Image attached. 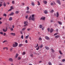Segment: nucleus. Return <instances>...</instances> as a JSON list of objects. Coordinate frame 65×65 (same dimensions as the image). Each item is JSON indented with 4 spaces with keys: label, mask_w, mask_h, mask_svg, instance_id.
<instances>
[{
    "label": "nucleus",
    "mask_w": 65,
    "mask_h": 65,
    "mask_svg": "<svg viewBox=\"0 0 65 65\" xmlns=\"http://www.w3.org/2000/svg\"><path fill=\"white\" fill-rule=\"evenodd\" d=\"M0 3H1V4H0V7H1V6H2V2H1Z\"/></svg>",
    "instance_id": "obj_23"
},
{
    "label": "nucleus",
    "mask_w": 65,
    "mask_h": 65,
    "mask_svg": "<svg viewBox=\"0 0 65 65\" xmlns=\"http://www.w3.org/2000/svg\"><path fill=\"white\" fill-rule=\"evenodd\" d=\"M12 4H14V1H12Z\"/></svg>",
    "instance_id": "obj_53"
},
{
    "label": "nucleus",
    "mask_w": 65,
    "mask_h": 65,
    "mask_svg": "<svg viewBox=\"0 0 65 65\" xmlns=\"http://www.w3.org/2000/svg\"><path fill=\"white\" fill-rule=\"evenodd\" d=\"M13 9V7L12 6L11 7V8L10 9L8 10V11H11L12 10V9Z\"/></svg>",
    "instance_id": "obj_5"
},
{
    "label": "nucleus",
    "mask_w": 65,
    "mask_h": 65,
    "mask_svg": "<svg viewBox=\"0 0 65 65\" xmlns=\"http://www.w3.org/2000/svg\"><path fill=\"white\" fill-rule=\"evenodd\" d=\"M3 5L4 6H6V3H4Z\"/></svg>",
    "instance_id": "obj_37"
},
{
    "label": "nucleus",
    "mask_w": 65,
    "mask_h": 65,
    "mask_svg": "<svg viewBox=\"0 0 65 65\" xmlns=\"http://www.w3.org/2000/svg\"><path fill=\"white\" fill-rule=\"evenodd\" d=\"M29 35H28L26 36L25 37V39H27V38H28V37H29Z\"/></svg>",
    "instance_id": "obj_26"
},
{
    "label": "nucleus",
    "mask_w": 65,
    "mask_h": 65,
    "mask_svg": "<svg viewBox=\"0 0 65 65\" xmlns=\"http://www.w3.org/2000/svg\"><path fill=\"white\" fill-rule=\"evenodd\" d=\"M19 11H16L15 13H16V14H18V13H19Z\"/></svg>",
    "instance_id": "obj_30"
},
{
    "label": "nucleus",
    "mask_w": 65,
    "mask_h": 65,
    "mask_svg": "<svg viewBox=\"0 0 65 65\" xmlns=\"http://www.w3.org/2000/svg\"><path fill=\"white\" fill-rule=\"evenodd\" d=\"M27 25H28V24H25V25H24V27H26V26H27Z\"/></svg>",
    "instance_id": "obj_40"
},
{
    "label": "nucleus",
    "mask_w": 65,
    "mask_h": 65,
    "mask_svg": "<svg viewBox=\"0 0 65 65\" xmlns=\"http://www.w3.org/2000/svg\"><path fill=\"white\" fill-rule=\"evenodd\" d=\"M7 41V40H5L3 42V43H4L5 42H6Z\"/></svg>",
    "instance_id": "obj_46"
},
{
    "label": "nucleus",
    "mask_w": 65,
    "mask_h": 65,
    "mask_svg": "<svg viewBox=\"0 0 65 65\" xmlns=\"http://www.w3.org/2000/svg\"><path fill=\"white\" fill-rule=\"evenodd\" d=\"M45 38L46 39H47V40H50V38H49V37H48L47 36H46L45 37Z\"/></svg>",
    "instance_id": "obj_6"
},
{
    "label": "nucleus",
    "mask_w": 65,
    "mask_h": 65,
    "mask_svg": "<svg viewBox=\"0 0 65 65\" xmlns=\"http://www.w3.org/2000/svg\"><path fill=\"white\" fill-rule=\"evenodd\" d=\"M22 5H25V4H24V3H22Z\"/></svg>",
    "instance_id": "obj_59"
},
{
    "label": "nucleus",
    "mask_w": 65,
    "mask_h": 65,
    "mask_svg": "<svg viewBox=\"0 0 65 65\" xmlns=\"http://www.w3.org/2000/svg\"><path fill=\"white\" fill-rule=\"evenodd\" d=\"M48 64L49 65H52V63L50 62H49L48 63Z\"/></svg>",
    "instance_id": "obj_31"
},
{
    "label": "nucleus",
    "mask_w": 65,
    "mask_h": 65,
    "mask_svg": "<svg viewBox=\"0 0 65 65\" xmlns=\"http://www.w3.org/2000/svg\"><path fill=\"white\" fill-rule=\"evenodd\" d=\"M12 17H11L9 18V21H12Z\"/></svg>",
    "instance_id": "obj_14"
},
{
    "label": "nucleus",
    "mask_w": 65,
    "mask_h": 65,
    "mask_svg": "<svg viewBox=\"0 0 65 65\" xmlns=\"http://www.w3.org/2000/svg\"><path fill=\"white\" fill-rule=\"evenodd\" d=\"M57 17H58L59 16V12H57Z\"/></svg>",
    "instance_id": "obj_11"
},
{
    "label": "nucleus",
    "mask_w": 65,
    "mask_h": 65,
    "mask_svg": "<svg viewBox=\"0 0 65 65\" xmlns=\"http://www.w3.org/2000/svg\"><path fill=\"white\" fill-rule=\"evenodd\" d=\"M43 2L45 4H47V1H43Z\"/></svg>",
    "instance_id": "obj_10"
},
{
    "label": "nucleus",
    "mask_w": 65,
    "mask_h": 65,
    "mask_svg": "<svg viewBox=\"0 0 65 65\" xmlns=\"http://www.w3.org/2000/svg\"><path fill=\"white\" fill-rule=\"evenodd\" d=\"M56 31H57V32H58V29H56Z\"/></svg>",
    "instance_id": "obj_63"
},
{
    "label": "nucleus",
    "mask_w": 65,
    "mask_h": 65,
    "mask_svg": "<svg viewBox=\"0 0 65 65\" xmlns=\"http://www.w3.org/2000/svg\"><path fill=\"white\" fill-rule=\"evenodd\" d=\"M38 44H37V46H36V47H38Z\"/></svg>",
    "instance_id": "obj_57"
},
{
    "label": "nucleus",
    "mask_w": 65,
    "mask_h": 65,
    "mask_svg": "<svg viewBox=\"0 0 65 65\" xmlns=\"http://www.w3.org/2000/svg\"><path fill=\"white\" fill-rule=\"evenodd\" d=\"M26 12L29 13H30V11H26Z\"/></svg>",
    "instance_id": "obj_44"
},
{
    "label": "nucleus",
    "mask_w": 65,
    "mask_h": 65,
    "mask_svg": "<svg viewBox=\"0 0 65 65\" xmlns=\"http://www.w3.org/2000/svg\"><path fill=\"white\" fill-rule=\"evenodd\" d=\"M51 5L52 6H53V5H54V4L52 3H51Z\"/></svg>",
    "instance_id": "obj_48"
},
{
    "label": "nucleus",
    "mask_w": 65,
    "mask_h": 65,
    "mask_svg": "<svg viewBox=\"0 0 65 65\" xmlns=\"http://www.w3.org/2000/svg\"><path fill=\"white\" fill-rule=\"evenodd\" d=\"M58 23L59 24V25H61L62 24V22H60V21H58Z\"/></svg>",
    "instance_id": "obj_20"
},
{
    "label": "nucleus",
    "mask_w": 65,
    "mask_h": 65,
    "mask_svg": "<svg viewBox=\"0 0 65 65\" xmlns=\"http://www.w3.org/2000/svg\"><path fill=\"white\" fill-rule=\"evenodd\" d=\"M10 29L11 31H13V28H12V27Z\"/></svg>",
    "instance_id": "obj_35"
},
{
    "label": "nucleus",
    "mask_w": 65,
    "mask_h": 65,
    "mask_svg": "<svg viewBox=\"0 0 65 65\" xmlns=\"http://www.w3.org/2000/svg\"><path fill=\"white\" fill-rule=\"evenodd\" d=\"M31 5L32 6H34L35 5V4H34V2H32L31 3Z\"/></svg>",
    "instance_id": "obj_15"
},
{
    "label": "nucleus",
    "mask_w": 65,
    "mask_h": 65,
    "mask_svg": "<svg viewBox=\"0 0 65 65\" xmlns=\"http://www.w3.org/2000/svg\"><path fill=\"white\" fill-rule=\"evenodd\" d=\"M51 23H53V20H51Z\"/></svg>",
    "instance_id": "obj_55"
},
{
    "label": "nucleus",
    "mask_w": 65,
    "mask_h": 65,
    "mask_svg": "<svg viewBox=\"0 0 65 65\" xmlns=\"http://www.w3.org/2000/svg\"><path fill=\"white\" fill-rule=\"evenodd\" d=\"M57 34H58V33H56L54 34V36H56V35H57Z\"/></svg>",
    "instance_id": "obj_49"
},
{
    "label": "nucleus",
    "mask_w": 65,
    "mask_h": 65,
    "mask_svg": "<svg viewBox=\"0 0 65 65\" xmlns=\"http://www.w3.org/2000/svg\"><path fill=\"white\" fill-rule=\"evenodd\" d=\"M10 52H12V48L10 49Z\"/></svg>",
    "instance_id": "obj_43"
},
{
    "label": "nucleus",
    "mask_w": 65,
    "mask_h": 65,
    "mask_svg": "<svg viewBox=\"0 0 65 65\" xmlns=\"http://www.w3.org/2000/svg\"><path fill=\"white\" fill-rule=\"evenodd\" d=\"M26 28L25 27L24 28H23L22 29V30L23 31H25V30H26Z\"/></svg>",
    "instance_id": "obj_29"
},
{
    "label": "nucleus",
    "mask_w": 65,
    "mask_h": 65,
    "mask_svg": "<svg viewBox=\"0 0 65 65\" xmlns=\"http://www.w3.org/2000/svg\"><path fill=\"white\" fill-rule=\"evenodd\" d=\"M18 60H20V59H21V58L20 57H18Z\"/></svg>",
    "instance_id": "obj_36"
},
{
    "label": "nucleus",
    "mask_w": 65,
    "mask_h": 65,
    "mask_svg": "<svg viewBox=\"0 0 65 65\" xmlns=\"http://www.w3.org/2000/svg\"><path fill=\"white\" fill-rule=\"evenodd\" d=\"M28 15H27L26 16L25 18L26 19H27L28 18Z\"/></svg>",
    "instance_id": "obj_56"
},
{
    "label": "nucleus",
    "mask_w": 65,
    "mask_h": 65,
    "mask_svg": "<svg viewBox=\"0 0 65 65\" xmlns=\"http://www.w3.org/2000/svg\"><path fill=\"white\" fill-rule=\"evenodd\" d=\"M47 30L48 32H49L50 31V28H48L47 29Z\"/></svg>",
    "instance_id": "obj_50"
},
{
    "label": "nucleus",
    "mask_w": 65,
    "mask_h": 65,
    "mask_svg": "<svg viewBox=\"0 0 65 65\" xmlns=\"http://www.w3.org/2000/svg\"><path fill=\"white\" fill-rule=\"evenodd\" d=\"M14 14V13L13 12H12L10 14H9V15H13V14Z\"/></svg>",
    "instance_id": "obj_16"
},
{
    "label": "nucleus",
    "mask_w": 65,
    "mask_h": 65,
    "mask_svg": "<svg viewBox=\"0 0 65 65\" xmlns=\"http://www.w3.org/2000/svg\"><path fill=\"white\" fill-rule=\"evenodd\" d=\"M45 17L42 18V17L40 19V20H45Z\"/></svg>",
    "instance_id": "obj_8"
},
{
    "label": "nucleus",
    "mask_w": 65,
    "mask_h": 65,
    "mask_svg": "<svg viewBox=\"0 0 65 65\" xmlns=\"http://www.w3.org/2000/svg\"><path fill=\"white\" fill-rule=\"evenodd\" d=\"M30 30V29H29V28H28V29H27L28 31H29V30Z\"/></svg>",
    "instance_id": "obj_64"
},
{
    "label": "nucleus",
    "mask_w": 65,
    "mask_h": 65,
    "mask_svg": "<svg viewBox=\"0 0 65 65\" xmlns=\"http://www.w3.org/2000/svg\"><path fill=\"white\" fill-rule=\"evenodd\" d=\"M21 38L22 39H23L24 38L23 37V35H22L21 37Z\"/></svg>",
    "instance_id": "obj_52"
},
{
    "label": "nucleus",
    "mask_w": 65,
    "mask_h": 65,
    "mask_svg": "<svg viewBox=\"0 0 65 65\" xmlns=\"http://www.w3.org/2000/svg\"><path fill=\"white\" fill-rule=\"evenodd\" d=\"M26 23H27V22H26V21H24V24H26Z\"/></svg>",
    "instance_id": "obj_51"
},
{
    "label": "nucleus",
    "mask_w": 65,
    "mask_h": 65,
    "mask_svg": "<svg viewBox=\"0 0 65 65\" xmlns=\"http://www.w3.org/2000/svg\"><path fill=\"white\" fill-rule=\"evenodd\" d=\"M39 40H40V41H41L42 40V38H39Z\"/></svg>",
    "instance_id": "obj_28"
},
{
    "label": "nucleus",
    "mask_w": 65,
    "mask_h": 65,
    "mask_svg": "<svg viewBox=\"0 0 65 65\" xmlns=\"http://www.w3.org/2000/svg\"><path fill=\"white\" fill-rule=\"evenodd\" d=\"M57 1L58 3L59 4V5H61V2H60V0H57Z\"/></svg>",
    "instance_id": "obj_4"
},
{
    "label": "nucleus",
    "mask_w": 65,
    "mask_h": 65,
    "mask_svg": "<svg viewBox=\"0 0 65 65\" xmlns=\"http://www.w3.org/2000/svg\"><path fill=\"white\" fill-rule=\"evenodd\" d=\"M12 26L13 28H14V25H12Z\"/></svg>",
    "instance_id": "obj_60"
},
{
    "label": "nucleus",
    "mask_w": 65,
    "mask_h": 65,
    "mask_svg": "<svg viewBox=\"0 0 65 65\" xmlns=\"http://www.w3.org/2000/svg\"><path fill=\"white\" fill-rule=\"evenodd\" d=\"M33 55L32 54H31L30 55V56L32 58H33Z\"/></svg>",
    "instance_id": "obj_32"
},
{
    "label": "nucleus",
    "mask_w": 65,
    "mask_h": 65,
    "mask_svg": "<svg viewBox=\"0 0 65 65\" xmlns=\"http://www.w3.org/2000/svg\"><path fill=\"white\" fill-rule=\"evenodd\" d=\"M37 2L38 5H40V2H39L38 1Z\"/></svg>",
    "instance_id": "obj_21"
},
{
    "label": "nucleus",
    "mask_w": 65,
    "mask_h": 65,
    "mask_svg": "<svg viewBox=\"0 0 65 65\" xmlns=\"http://www.w3.org/2000/svg\"><path fill=\"white\" fill-rule=\"evenodd\" d=\"M7 30V27H6V29H3V31L4 32H6Z\"/></svg>",
    "instance_id": "obj_3"
},
{
    "label": "nucleus",
    "mask_w": 65,
    "mask_h": 65,
    "mask_svg": "<svg viewBox=\"0 0 65 65\" xmlns=\"http://www.w3.org/2000/svg\"><path fill=\"white\" fill-rule=\"evenodd\" d=\"M22 55H25L26 54V53H25V52H23L22 54Z\"/></svg>",
    "instance_id": "obj_27"
},
{
    "label": "nucleus",
    "mask_w": 65,
    "mask_h": 65,
    "mask_svg": "<svg viewBox=\"0 0 65 65\" xmlns=\"http://www.w3.org/2000/svg\"><path fill=\"white\" fill-rule=\"evenodd\" d=\"M27 10H29V7H27Z\"/></svg>",
    "instance_id": "obj_33"
},
{
    "label": "nucleus",
    "mask_w": 65,
    "mask_h": 65,
    "mask_svg": "<svg viewBox=\"0 0 65 65\" xmlns=\"http://www.w3.org/2000/svg\"><path fill=\"white\" fill-rule=\"evenodd\" d=\"M25 42L26 43H28V41H27V40H26V41H25Z\"/></svg>",
    "instance_id": "obj_47"
},
{
    "label": "nucleus",
    "mask_w": 65,
    "mask_h": 65,
    "mask_svg": "<svg viewBox=\"0 0 65 65\" xmlns=\"http://www.w3.org/2000/svg\"><path fill=\"white\" fill-rule=\"evenodd\" d=\"M15 44H14L13 45V47H16V46H17L18 45V43H17V42H15Z\"/></svg>",
    "instance_id": "obj_2"
},
{
    "label": "nucleus",
    "mask_w": 65,
    "mask_h": 65,
    "mask_svg": "<svg viewBox=\"0 0 65 65\" xmlns=\"http://www.w3.org/2000/svg\"><path fill=\"white\" fill-rule=\"evenodd\" d=\"M9 61H11V62H12L13 61V60L11 58H10L9 59Z\"/></svg>",
    "instance_id": "obj_7"
},
{
    "label": "nucleus",
    "mask_w": 65,
    "mask_h": 65,
    "mask_svg": "<svg viewBox=\"0 0 65 65\" xmlns=\"http://www.w3.org/2000/svg\"><path fill=\"white\" fill-rule=\"evenodd\" d=\"M6 47H4L3 48V50H5V48H6Z\"/></svg>",
    "instance_id": "obj_62"
},
{
    "label": "nucleus",
    "mask_w": 65,
    "mask_h": 65,
    "mask_svg": "<svg viewBox=\"0 0 65 65\" xmlns=\"http://www.w3.org/2000/svg\"><path fill=\"white\" fill-rule=\"evenodd\" d=\"M45 48L46 50H49V48L46 46H45Z\"/></svg>",
    "instance_id": "obj_19"
},
{
    "label": "nucleus",
    "mask_w": 65,
    "mask_h": 65,
    "mask_svg": "<svg viewBox=\"0 0 65 65\" xmlns=\"http://www.w3.org/2000/svg\"><path fill=\"white\" fill-rule=\"evenodd\" d=\"M65 59H63L62 60V62H65Z\"/></svg>",
    "instance_id": "obj_54"
},
{
    "label": "nucleus",
    "mask_w": 65,
    "mask_h": 65,
    "mask_svg": "<svg viewBox=\"0 0 65 65\" xmlns=\"http://www.w3.org/2000/svg\"><path fill=\"white\" fill-rule=\"evenodd\" d=\"M55 38H59L60 37V36L59 35H57L55 37Z\"/></svg>",
    "instance_id": "obj_17"
},
{
    "label": "nucleus",
    "mask_w": 65,
    "mask_h": 65,
    "mask_svg": "<svg viewBox=\"0 0 65 65\" xmlns=\"http://www.w3.org/2000/svg\"><path fill=\"white\" fill-rule=\"evenodd\" d=\"M59 53L60 55L63 54L62 53V52H61V50H60L59 51Z\"/></svg>",
    "instance_id": "obj_22"
},
{
    "label": "nucleus",
    "mask_w": 65,
    "mask_h": 65,
    "mask_svg": "<svg viewBox=\"0 0 65 65\" xmlns=\"http://www.w3.org/2000/svg\"><path fill=\"white\" fill-rule=\"evenodd\" d=\"M22 46H23V44H20L19 45V47H21Z\"/></svg>",
    "instance_id": "obj_24"
},
{
    "label": "nucleus",
    "mask_w": 65,
    "mask_h": 65,
    "mask_svg": "<svg viewBox=\"0 0 65 65\" xmlns=\"http://www.w3.org/2000/svg\"><path fill=\"white\" fill-rule=\"evenodd\" d=\"M51 52H52V53H54V50L53 49L51 48Z\"/></svg>",
    "instance_id": "obj_18"
},
{
    "label": "nucleus",
    "mask_w": 65,
    "mask_h": 65,
    "mask_svg": "<svg viewBox=\"0 0 65 65\" xmlns=\"http://www.w3.org/2000/svg\"><path fill=\"white\" fill-rule=\"evenodd\" d=\"M13 36H15V34L13 33H10Z\"/></svg>",
    "instance_id": "obj_9"
},
{
    "label": "nucleus",
    "mask_w": 65,
    "mask_h": 65,
    "mask_svg": "<svg viewBox=\"0 0 65 65\" xmlns=\"http://www.w3.org/2000/svg\"><path fill=\"white\" fill-rule=\"evenodd\" d=\"M54 30L53 28H51L50 30V33H52V32H53Z\"/></svg>",
    "instance_id": "obj_13"
},
{
    "label": "nucleus",
    "mask_w": 65,
    "mask_h": 65,
    "mask_svg": "<svg viewBox=\"0 0 65 65\" xmlns=\"http://www.w3.org/2000/svg\"><path fill=\"white\" fill-rule=\"evenodd\" d=\"M19 56V54H16V56H15V58L16 59V58H17V57H18V56Z\"/></svg>",
    "instance_id": "obj_12"
},
{
    "label": "nucleus",
    "mask_w": 65,
    "mask_h": 65,
    "mask_svg": "<svg viewBox=\"0 0 65 65\" xmlns=\"http://www.w3.org/2000/svg\"><path fill=\"white\" fill-rule=\"evenodd\" d=\"M6 35V33H4V36H5V35Z\"/></svg>",
    "instance_id": "obj_61"
},
{
    "label": "nucleus",
    "mask_w": 65,
    "mask_h": 65,
    "mask_svg": "<svg viewBox=\"0 0 65 65\" xmlns=\"http://www.w3.org/2000/svg\"><path fill=\"white\" fill-rule=\"evenodd\" d=\"M31 16H30L28 18V20H29V21H30V20H32V21H35V18L34 17V15L33 14L32 15H31Z\"/></svg>",
    "instance_id": "obj_1"
},
{
    "label": "nucleus",
    "mask_w": 65,
    "mask_h": 65,
    "mask_svg": "<svg viewBox=\"0 0 65 65\" xmlns=\"http://www.w3.org/2000/svg\"><path fill=\"white\" fill-rule=\"evenodd\" d=\"M0 33L1 34H2V35H3V32H0Z\"/></svg>",
    "instance_id": "obj_45"
},
{
    "label": "nucleus",
    "mask_w": 65,
    "mask_h": 65,
    "mask_svg": "<svg viewBox=\"0 0 65 65\" xmlns=\"http://www.w3.org/2000/svg\"><path fill=\"white\" fill-rule=\"evenodd\" d=\"M54 12V10H52L51 12H51L52 13H53V12Z\"/></svg>",
    "instance_id": "obj_42"
},
{
    "label": "nucleus",
    "mask_w": 65,
    "mask_h": 65,
    "mask_svg": "<svg viewBox=\"0 0 65 65\" xmlns=\"http://www.w3.org/2000/svg\"><path fill=\"white\" fill-rule=\"evenodd\" d=\"M47 11L45 10L44 11V13L45 14H47Z\"/></svg>",
    "instance_id": "obj_25"
},
{
    "label": "nucleus",
    "mask_w": 65,
    "mask_h": 65,
    "mask_svg": "<svg viewBox=\"0 0 65 65\" xmlns=\"http://www.w3.org/2000/svg\"><path fill=\"white\" fill-rule=\"evenodd\" d=\"M3 15L5 17H6V14L5 13Z\"/></svg>",
    "instance_id": "obj_38"
},
{
    "label": "nucleus",
    "mask_w": 65,
    "mask_h": 65,
    "mask_svg": "<svg viewBox=\"0 0 65 65\" xmlns=\"http://www.w3.org/2000/svg\"><path fill=\"white\" fill-rule=\"evenodd\" d=\"M39 47H40V46H39L37 48H36L37 50H38L39 48Z\"/></svg>",
    "instance_id": "obj_34"
},
{
    "label": "nucleus",
    "mask_w": 65,
    "mask_h": 65,
    "mask_svg": "<svg viewBox=\"0 0 65 65\" xmlns=\"http://www.w3.org/2000/svg\"><path fill=\"white\" fill-rule=\"evenodd\" d=\"M2 23V22L0 21V24H1Z\"/></svg>",
    "instance_id": "obj_58"
},
{
    "label": "nucleus",
    "mask_w": 65,
    "mask_h": 65,
    "mask_svg": "<svg viewBox=\"0 0 65 65\" xmlns=\"http://www.w3.org/2000/svg\"><path fill=\"white\" fill-rule=\"evenodd\" d=\"M42 26L41 25H40V28H42Z\"/></svg>",
    "instance_id": "obj_39"
},
{
    "label": "nucleus",
    "mask_w": 65,
    "mask_h": 65,
    "mask_svg": "<svg viewBox=\"0 0 65 65\" xmlns=\"http://www.w3.org/2000/svg\"><path fill=\"white\" fill-rule=\"evenodd\" d=\"M43 47V45H41L40 46V48H42Z\"/></svg>",
    "instance_id": "obj_41"
}]
</instances>
